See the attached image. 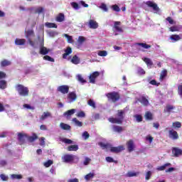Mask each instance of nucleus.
<instances>
[{
  "label": "nucleus",
  "instance_id": "nucleus-1",
  "mask_svg": "<svg viewBox=\"0 0 182 182\" xmlns=\"http://www.w3.org/2000/svg\"><path fill=\"white\" fill-rule=\"evenodd\" d=\"M126 116V110L118 109L117 113V118L113 117H109L108 121L113 124H123V121L124 120V117Z\"/></svg>",
  "mask_w": 182,
  "mask_h": 182
},
{
  "label": "nucleus",
  "instance_id": "nucleus-2",
  "mask_svg": "<svg viewBox=\"0 0 182 182\" xmlns=\"http://www.w3.org/2000/svg\"><path fill=\"white\" fill-rule=\"evenodd\" d=\"M15 87L19 96H23V97L29 96V88L25 87V85L22 84H18L15 86Z\"/></svg>",
  "mask_w": 182,
  "mask_h": 182
},
{
  "label": "nucleus",
  "instance_id": "nucleus-3",
  "mask_svg": "<svg viewBox=\"0 0 182 182\" xmlns=\"http://www.w3.org/2000/svg\"><path fill=\"white\" fill-rule=\"evenodd\" d=\"M106 97H107L109 102H112V103H116L118 100H120V94L117 92H112L106 94Z\"/></svg>",
  "mask_w": 182,
  "mask_h": 182
},
{
  "label": "nucleus",
  "instance_id": "nucleus-4",
  "mask_svg": "<svg viewBox=\"0 0 182 182\" xmlns=\"http://www.w3.org/2000/svg\"><path fill=\"white\" fill-rule=\"evenodd\" d=\"M100 76V73L99 71H95L89 76L90 83L95 84L96 83V78Z\"/></svg>",
  "mask_w": 182,
  "mask_h": 182
},
{
  "label": "nucleus",
  "instance_id": "nucleus-5",
  "mask_svg": "<svg viewBox=\"0 0 182 182\" xmlns=\"http://www.w3.org/2000/svg\"><path fill=\"white\" fill-rule=\"evenodd\" d=\"M127 147L129 153L134 151V149H136V145H134V141H133V139H130L127 142Z\"/></svg>",
  "mask_w": 182,
  "mask_h": 182
},
{
  "label": "nucleus",
  "instance_id": "nucleus-6",
  "mask_svg": "<svg viewBox=\"0 0 182 182\" xmlns=\"http://www.w3.org/2000/svg\"><path fill=\"white\" fill-rule=\"evenodd\" d=\"M124 150V146L120 145L119 146H112L110 147L111 153H120Z\"/></svg>",
  "mask_w": 182,
  "mask_h": 182
},
{
  "label": "nucleus",
  "instance_id": "nucleus-7",
  "mask_svg": "<svg viewBox=\"0 0 182 182\" xmlns=\"http://www.w3.org/2000/svg\"><path fill=\"white\" fill-rule=\"evenodd\" d=\"M58 92L63 93V95H66L69 93V87L68 85H61L57 88Z\"/></svg>",
  "mask_w": 182,
  "mask_h": 182
},
{
  "label": "nucleus",
  "instance_id": "nucleus-8",
  "mask_svg": "<svg viewBox=\"0 0 182 182\" xmlns=\"http://www.w3.org/2000/svg\"><path fill=\"white\" fill-rule=\"evenodd\" d=\"M168 136L169 139H171L172 140H178V133L176 131H174L173 129H171L168 131Z\"/></svg>",
  "mask_w": 182,
  "mask_h": 182
},
{
  "label": "nucleus",
  "instance_id": "nucleus-9",
  "mask_svg": "<svg viewBox=\"0 0 182 182\" xmlns=\"http://www.w3.org/2000/svg\"><path fill=\"white\" fill-rule=\"evenodd\" d=\"M146 5L149 8H152L153 10L156 11V12H159V11H160V9L157 6V4H156V3H154V2L151 1H146Z\"/></svg>",
  "mask_w": 182,
  "mask_h": 182
},
{
  "label": "nucleus",
  "instance_id": "nucleus-10",
  "mask_svg": "<svg viewBox=\"0 0 182 182\" xmlns=\"http://www.w3.org/2000/svg\"><path fill=\"white\" fill-rule=\"evenodd\" d=\"M75 160V156L72 154H65L63 156V161L65 163H72Z\"/></svg>",
  "mask_w": 182,
  "mask_h": 182
},
{
  "label": "nucleus",
  "instance_id": "nucleus-11",
  "mask_svg": "<svg viewBox=\"0 0 182 182\" xmlns=\"http://www.w3.org/2000/svg\"><path fill=\"white\" fill-rule=\"evenodd\" d=\"M18 139L19 144L22 145V144H25V139L28 137V135H26V134L18 133Z\"/></svg>",
  "mask_w": 182,
  "mask_h": 182
},
{
  "label": "nucleus",
  "instance_id": "nucleus-12",
  "mask_svg": "<svg viewBox=\"0 0 182 182\" xmlns=\"http://www.w3.org/2000/svg\"><path fill=\"white\" fill-rule=\"evenodd\" d=\"M88 26L90 29H97V28H99V24L96 21L90 19L88 23Z\"/></svg>",
  "mask_w": 182,
  "mask_h": 182
},
{
  "label": "nucleus",
  "instance_id": "nucleus-13",
  "mask_svg": "<svg viewBox=\"0 0 182 182\" xmlns=\"http://www.w3.org/2000/svg\"><path fill=\"white\" fill-rule=\"evenodd\" d=\"M172 153L174 157H178L179 156H182V150L177 147L172 148Z\"/></svg>",
  "mask_w": 182,
  "mask_h": 182
},
{
  "label": "nucleus",
  "instance_id": "nucleus-14",
  "mask_svg": "<svg viewBox=\"0 0 182 182\" xmlns=\"http://www.w3.org/2000/svg\"><path fill=\"white\" fill-rule=\"evenodd\" d=\"M14 43L17 46H22L26 43V40L25 38H16Z\"/></svg>",
  "mask_w": 182,
  "mask_h": 182
},
{
  "label": "nucleus",
  "instance_id": "nucleus-15",
  "mask_svg": "<svg viewBox=\"0 0 182 182\" xmlns=\"http://www.w3.org/2000/svg\"><path fill=\"white\" fill-rule=\"evenodd\" d=\"M72 48L71 47H67V48L65 50V53L63 54V59H66L69 55L72 53Z\"/></svg>",
  "mask_w": 182,
  "mask_h": 182
},
{
  "label": "nucleus",
  "instance_id": "nucleus-16",
  "mask_svg": "<svg viewBox=\"0 0 182 182\" xmlns=\"http://www.w3.org/2000/svg\"><path fill=\"white\" fill-rule=\"evenodd\" d=\"M112 130L115 133H122V132H123V130H124V129H123V127H121L119 125H113Z\"/></svg>",
  "mask_w": 182,
  "mask_h": 182
},
{
  "label": "nucleus",
  "instance_id": "nucleus-17",
  "mask_svg": "<svg viewBox=\"0 0 182 182\" xmlns=\"http://www.w3.org/2000/svg\"><path fill=\"white\" fill-rule=\"evenodd\" d=\"M77 96L76 95V93L75 92H71L68 95V99L70 100V102H75L76 100Z\"/></svg>",
  "mask_w": 182,
  "mask_h": 182
},
{
  "label": "nucleus",
  "instance_id": "nucleus-18",
  "mask_svg": "<svg viewBox=\"0 0 182 182\" xmlns=\"http://www.w3.org/2000/svg\"><path fill=\"white\" fill-rule=\"evenodd\" d=\"M139 102L141 103L143 106H149V100H147V98H146L144 96L141 97Z\"/></svg>",
  "mask_w": 182,
  "mask_h": 182
},
{
  "label": "nucleus",
  "instance_id": "nucleus-19",
  "mask_svg": "<svg viewBox=\"0 0 182 182\" xmlns=\"http://www.w3.org/2000/svg\"><path fill=\"white\" fill-rule=\"evenodd\" d=\"M68 151H77L79 150V146L77 144L70 145L67 148Z\"/></svg>",
  "mask_w": 182,
  "mask_h": 182
},
{
  "label": "nucleus",
  "instance_id": "nucleus-20",
  "mask_svg": "<svg viewBox=\"0 0 182 182\" xmlns=\"http://www.w3.org/2000/svg\"><path fill=\"white\" fill-rule=\"evenodd\" d=\"M121 22L120 21H115L114 23V28L115 30L117 31V32H123V28H122V27L119 26V25H121Z\"/></svg>",
  "mask_w": 182,
  "mask_h": 182
},
{
  "label": "nucleus",
  "instance_id": "nucleus-21",
  "mask_svg": "<svg viewBox=\"0 0 182 182\" xmlns=\"http://www.w3.org/2000/svg\"><path fill=\"white\" fill-rule=\"evenodd\" d=\"M176 107L173 105H167L164 109V113H171L172 110H174Z\"/></svg>",
  "mask_w": 182,
  "mask_h": 182
},
{
  "label": "nucleus",
  "instance_id": "nucleus-22",
  "mask_svg": "<svg viewBox=\"0 0 182 182\" xmlns=\"http://www.w3.org/2000/svg\"><path fill=\"white\" fill-rule=\"evenodd\" d=\"M71 63L73 65H79L80 63V58H78L77 55H74L71 59Z\"/></svg>",
  "mask_w": 182,
  "mask_h": 182
},
{
  "label": "nucleus",
  "instance_id": "nucleus-23",
  "mask_svg": "<svg viewBox=\"0 0 182 182\" xmlns=\"http://www.w3.org/2000/svg\"><path fill=\"white\" fill-rule=\"evenodd\" d=\"M144 117H145V120H149L151 121L153 120V113H151V112L148 111L145 112L144 114Z\"/></svg>",
  "mask_w": 182,
  "mask_h": 182
},
{
  "label": "nucleus",
  "instance_id": "nucleus-24",
  "mask_svg": "<svg viewBox=\"0 0 182 182\" xmlns=\"http://www.w3.org/2000/svg\"><path fill=\"white\" fill-rule=\"evenodd\" d=\"M48 117H52V114L49 112H45L40 117V120H45L46 119H48Z\"/></svg>",
  "mask_w": 182,
  "mask_h": 182
},
{
  "label": "nucleus",
  "instance_id": "nucleus-25",
  "mask_svg": "<svg viewBox=\"0 0 182 182\" xmlns=\"http://www.w3.org/2000/svg\"><path fill=\"white\" fill-rule=\"evenodd\" d=\"M170 166H171V164L166 163V164H164L163 166H159L158 168H156V170L158 171H164V170H166V168L170 167Z\"/></svg>",
  "mask_w": 182,
  "mask_h": 182
},
{
  "label": "nucleus",
  "instance_id": "nucleus-26",
  "mask_svg": "<svg viewBox=\"0 0 182 182\" xmlns=\"http://www.w3.org/2000/svg\"><path fill=\"white\" fill-rule=\"evenodd\" d=\"M57 22H63L65 21V14L60 13L55 18Z\"/></svg>",
  "mask_w": 182,
  "mask_h": 182
},
{
  "label": "nucleus",
  "instance_id": "nucleus-27",
  "mask_svg": "<svg viewBox=\"0 0 182 182\" xmlns=\"http://www.w3.org/2000/svg\"><path fill=\"white\" fill-rule=\"evenodd\" d=\"M11 65H12V63L8 60H3L1 62V68H5L6 66H11Z\"/></svg>",
  "mask_w": 182,
  "mask_h": 182
},
{
  "label": "nucleus",
  "instance_id": "nucleus-28",
  "mask_svg": "<svg viewBox=\"0 0 182 182\" xmlns=\"http://www.w3.org/2000/svg\"><path fill=\"white\" fill-rule=\"evenodd\" d=\"M75 112L76 109H69L67 112H64V116H66V117H70V116H72V114H75Z\"/></svg>",
  "mask_w": 182,
  "mask_h": 182
},
{
  "label": "nucleus",
  "instance_id": "nucleus-29",
  "mask_svg": "<svg viewBox=\"0 0 182 182\" xmlns=\"http://www.w3.org/2000/svg\"><path fill=\"white\" fill-rule=\"evenodd\" d=\"M60 129H62L63 130H70V125L65 124L63 122H61L60 124Z\"/></svg>",
  "mask_w": 182,
  "mask_h": 182
},
{
  "label": "nucleus",
  "instance_id": "nucleus-30",
  "mask_svg": "<svg viewBox=\"0 0 182 182\" xmlns=\"http://www.w3.org/2000/svg\"><path fill=\"white\" fill-rule=\"evenodd\" d=\"M170 39H171V41H173V42H177V41H180V39H181V38L180 37V36H178L177 34H173L170 36Z\"/></svg>",
  "mask_w": 182,
  "mask_h": 182
},
{
  "label": "nucleus",
  "instance_id": "nucleus-31",
  "mask_svg": "<svg viewBox=\"0 0 182 182\" xmlns=\"http://www.w3.org/2000/svg\"><path fill=\"white\" fill-rule=\"evenodd\" d=\"M136 45L137 46H141V48H144V49H149V48H151V46L144 43H136Z\"/></svg>",
  "mask_w": 182,
  "mask_h": 182
},
{
  "label": "nucleus",
  "instance_id": "nucleus-32",
  "mask_svg": "<svg viewBox=\"0 0 182 182\" xmlns=\"http://www.w3.org/2000/svg\"><path fill=\"white\" fill-rule=\"evenodd\" d=\"M48 53H49V50L46 47L43 46L40 48L41 55H48Z\"/></svg>",
  "mask_w": 182,
  "mask_h": 182
},
{
  "label": "nucleus",
  "instance_id": "nucleus-33",
  "mask_svg": "<svg viewBox=\"0 0 182 182\" xmlns=\"http://www.w3.org/2000/svg\"><path fill=\"white\" fill-rule=\"evenodd\" d=\"M143 60L148 66H153V61L149 58H144Z\"/></svg>",
  "mask_w": 182,
  "mask_h": 182
},
{
  "label": "nucleus",
  "instance_id": "nucleus-34",
  "mask_svg": "<svg viewBox=\"0 0 182 182\" xmlns=\"http://www.w3.org/2000/svg\"><path fill=\"white\" fill-rule=\"evenodd\" d=\"M99 146H100V147H102V149H110V147H112V144H105L103 142H100L99 143Z\"/></svg>",
  "mask_w": 182,
  "mask_h": 182
},
{
  "label": "nucleus",
  "instance_id": "nucleus-35",
  "mask_svg": "<svg viewBox=\"0 0 182 182\" xmlns=\"http://www.w3.org/2000/svg\"><path fill=\"white\" fill-rule=\"evenodd\" d=\"M37 139L38 135H36V134H33V136L28 137V141H30V143H33V141H35V140H37Z\"/></svg>",
  "mask_w": 182,
  "mask_h": 182
},
{
  "label": "nucleus",
  "instance_id": "nucleus-36",
  "mask_svg": "<svg viewBox=\"0 0 182 182\" xmlns=\"http://www.w3.org/2000/svg\"><path fill=\"white\" fill-rule=\"evenodd\" d=\"M95 177V173H90L85 176V179L86 181H90V180H92Z\"/></svg>",
  "mask_w": 182,
  "mask_h": 182
},
{
  "label": "nucleus",
  "instance_id": "nucleus-37",
  "mask_svg": "<svg viewBox=\"0 0 182 182\" xmlns=\"http://www.w3.org/2000/svg\"><path fill=\"white\" fill-rule=\"evenodd\" d=\"M166 76H167V70H163L159 77L160 80H164Z\"/></svg>",
  "mask_w": 182,
  "mask_h": 182
},
{
  "label": "nucleus",
  "instance_id": "nucleus-38",
  "mask_svg": "<svg viewBox=\"0 0 182 182\" xmlns=\"http://www.w3.org/2000/svg\"><path fill=\"white\" fill-rule=\"evenodd\" d=\"M166 21L167 22H168V23L170 25H176V23H177V22H176V21H174L173 19V18L170 17V16H168L166 18Z\"/></svg>",
  "mask_w": 182,
  "mask_h": 182
},
{
  "label": "nucleus",
  "instance_id": "nucleus-39",
  "mask_svg": "<svg viewBox=\"0 0 182 182\" xmlns=\"http://www.w3.org/2000/svg\"><path fill=\"white\" fill-rule=\"evenodd\" d=\"M87 105L90 106V107H92V109H96V102H95L93 100H89Z\"/></svg>",
  "mask_w": 182,
  "mask_h": 182
},
{
  "label": "nucleus",
  "instance_id": "nucleus-40",
  "mask_svg": "<svg viewBox=\"0 0 182 182\" xmlns=\"http://www.w3.org/2000/svg\"><path fill=\"white\" fill-rule=\"evenodd\" d=\"M73 122H74V123L76 124V126H77L78 127H82V126H83V124L82 123V122L77 120V118H73Z\"/></svg>",
  "mask_w": 182,
  "mask_h": 182
},
{
  "label": "nucleus",
  "instance_id": "nucleus-41",
  "mask_svg": "<svg viewBox=\"0 0 182 182\" xmlns=\"http://www.w3.org/2000/svg\"><path fill=\"white\" fill-rule=\"evenodd\" d=\"M134 117L136 119L138 123L143 122V117L141 114H135Z\"/></svg>",
  "mask_w": 182,
  "mask_h": 182
},
{
  "label": "nucleus",
  "instance_id": "nucleus-42",
  "mask_svg": "<svg viewBox=\"0 0 182 182\" xmlns=\"http://www.w3.org/2000/svg\"><path fill=\"white\" fill-rule=\"evenodd\" d=\"M46 26H47V28H58V25H56V23L49 22L46 23Z\"/></svg>",
  "mask_w": 182,
  "mask_h": 182
},
{
  "label": "nucleus",
  "instance_id": "nucleus-43",
  "mask_svg": "<svg viewBox=\"0 0 182 182\" xmlns=\"http://www.w3.org/2000/svg\"><path fill=\"white\" fill-rule=\"evenodd\" d=\"M139 174V172L129 171L127 173V177H136Z\"/></svg>",
  "mask_w": 182,
  "mask_h": 182
},
{
  "label": "nucleus",
  "instance_id": "nucleus-44",
  "mask_svg": "<svg viewBox=\"0 0 182 182\" xmlns=\"http://www.w3.org/2000/svg\"><path fill=\"white\" fill-rule=\"evenodd\" d=\"M64 36L67 38V42L68 43H73V38H72L71 36H69L68 34H64Z\"/></svg>",
  "mask_w": 182,
  "mask_h": 182
},
{
  "label": "nucleus",
  "instance_id": "nucleus-45",
  "mask_svg": "<svg viewBox=\"0 0 182 182\" xmlns=\"http://www.w3.org/2000/svg\"><path fill=\"white\" fill-rule=\"evenodd\" d=\"M172 126L173 127H174V129H180L181 127V122H173Z\"/></svg>",
  "mask_w": 182,
  "mask_h": 182
},
{
  "label": "nucleus",
  "instance_id": "nucleus-46",
  "mask_svg": "<svg viewBox=\"0 0 182 182\" xmlns=\"http://www.w3.org/2000/svg\"><path fill=\"white\" fill-rule=\"evenodd\" d=\"M0 89H6V81L0 80Z\"/></svg>",
  "mask_w": 182,
  "mask_h": 182
},
{
  "label": "nucleus",
  "instance_id": "nucleus-47",
  "mask_svg": "<svg viewBox=\"0 0 182 182\" xmlns=\"http://www.w3.org/2000/svg\"><path fill=\"white\" fill-rule=\"evenodd\" d=\"M11 177L13 180H21V178H22V175L12 174Z\"/></svg>",
  "mask_w": 182,
  "mask_h": 182
},
{
  "label": "nucleus",
  "instance_id": "nucleus-48",
  "mask_svg": "<svg viewBox=\"0 0 182 182\" xmlns=\"http://www.w3.org/2000/svg\"><path fill=\"white\" fill-rule=\"evenodd\" d=\"M100 9H102V11L105 12H107V11H109L107 6L105 3H102V4L100 6Z\"/></svg>",
  "mask_w": 182,
  "mask_h": 182
},
{
  "label": "nucleus",
  "instance_id": "nucleus-49",
  "mask_svg": "<svg viewBox=\"0 0 182 182\" xmlns=\"http://www.w3.org/2000/svg\"><path fill=\"white\" fill-rule=\"evenodd\" d=\"M45 9L43 7H38L36 11L35 14H43Z\"/></svg>",
  "mask_w": 182,
  "mask_h": 182
},
{
  "label": "nucleus",
  "instance_id": "nucleus-50",
  "mask_svg": "<svg viewBox=\"0 0 182 182\" xmlns=\"http://www.w3.org/2000/svg\"><path fill=\"white\" fill-rule=\"evenodd\" d=\"M70 5H71L72 8H73L75 10H77V9H79V8H80L79 6V4L77 2H75V1L71 2Z\"/></svg>",
  "mask_w": 182,
  "mask_h": 182
},
{
  "label": "nucleus",
  "instance_id": "nucleus-51",
  "mask_svg": "<svg viewBox=\"0 0 182 182\" xmlns=\"http://www.w3.org/2000/svg\"><path fill=\"white\" fill-rule=\"evenodd\" d=\"M97 55H98V56H102V57L107 56V51L100 50V51H98Z\"/></svg>",
  "mask_w": 182,
  "mask_h": 182
},
{
  "label": "nucleus",
  "instance_id": "nucleus-52",
  "mask_svg": "<svg viewBox=\"0 0 182 182\" xmlns=\"http://www.w3.org/2000/svg\"><path fill=\"white\" fill-rule=\"evenodd\" d=\"M170 32H178V26H173L169 28Z\"/></svg>",
  "mask_w": 182,
  "mask_h": 182
},
{
  "label": "nucleus",
  "instance_id": "nucleus-53",
  "mask_svg": "<svg viewBox=\"0 0 182 182\" xmlns=\"http://www.w3.org/2000/svg\"><path fill=\"white\" fill-rule=\"evenodd\" d=\"M77 80H78V82H80V83H86V80H85L84 78H83V77H82V75H78L77 76Z\"/></svg>",
  "mask_w": 182,
  "mask_h": 182
},
{
  "label": "nucleus",
  "instance_id": "nucleus-54",
  "mask_svg": "<svg viewBox=\"0 0 182 182\" xmlns=\"http://www.w3.org/2000/svg\"><path fill=\"white\" fill-rule=\"evenodd\" d=\"M44 60H48V62H55V59L49 55H45L43 57Z\"/></svg>",
  "mask_w": 182,
  "mask_h": 182
},
{
  "label": "nucleus",
  "instance_id": "nucleus-55",
  "mask_svg": "<svg viewBox=\"0 0 182 182\" xmlns=\"http://www.w3.org/2000/svg\"><path fill=\"white\" fill-rule=\"evenodd\" d=\"M105 160L107 161V163H117V161H114V159L110 156H107Z\"/></svg>",
  "mask_w": 182,
  "mask_h": 182
},
{
  "label": "nucleus",
  "instance_id": "nucleus-56",
  "mask_svg": "<svg viewBox=\"0 0 182 182\" xmlns=\"http://www.w3.org/2000/svg\"><path fill=\"white\" fill-rule=\"evenodd\" d=\"M52 164H53V161H52V160H48L44 163L45 167H47V168L50 167V166H52Z\"/></svg>",
  "mask_w": 182,
  "mask_h": 182
},
{
  "label": "nucleus",
  "instance_id": "nucleus-57",
  "mask_svg": "<svg viewBox=\"0 0 182 182\" xmlns=\"http://www.w3.org/2000/svg\"><path fill=\"white\" fill-rule=\"evenodd\" d=\"M112 10L115 12H120V7L117 6V4H114L112 6Z\"/></svg>",
  "mask_w": 182,
  "mask_h": 182
},
{
  "label": "nucleus",
  "instance_id": "nucleus-58",
  "mask_svg": "<svg viewBox=\"0 0 182 182\" xmlns=\"http://www.w3.org/2000/svg\"><path fill=\"white\" fill-rule=\"evenodd\" d=\"M0 178L2 180V181H8V180H9V177L6 176V175L4 173L0 175Z\"/></svg>",
  "mask_w": 182,
  "mask_h": 182
},
{
  "label": "nucleus",
  "instance_id": "nucleus-59",
  "mask_svg": "<svg viewBox=\"0 0 182 182\" xmlns=\"http://www.w3.org/2000/svg\"><path fill=\"white\" fill-rule=\"evenodd\" d=\"M63 142L65 143V144H72V143H73V141L67 138H64L63 139Z\"/></svg>",
  "mask_w": 182,
  "mask_h": 182
},
{
  "label": "nucleus",
  "instance_id": "nucleus-60",
  "mask_svg": "<svg viewBox=\"0 0 182 182\" xmlns=\"http://www.w3.org/2000/svg\"><path fill=\"white\" fill-rule=\"evenodd\" d=\"M33 35H34L33 30H28L26 31V38H29V36H32Z\"/></svg>",
  "mask_w": 182,
  "mask_h": 182
},
{
  "label": "nucleus",
  "instance_id": "nucleus-61",
  "mask_svg": "<svg viewBox=\"0 0 182 182\" xmlns=\"http://www.w3.org/2000/svg\"><path fill=\"white\" fill-rule=\"evenodd\" d=\"M137 73L138 75H146V71L144 69L139 68L137 70Z\"/></svg>",
  "mask_w": 182,
  "mask_h": 182
},
{
  "label": "nucleus",
  "instance_id": "nucleus-62",
  "mask_svg": "<svg viewBox=\"0 0 182 182\" xmlns=\"http://www.w3.org/2000/svg\"><path fill=\"white\" fill-rule=\"evenodd\" d=\"M86 114H85V112L80 111L77 114V117H85Z\"/></svg>",
  "mask_w": 182,
  "mask_h": 182
},
{
  "label": "nucleus",
  "instance_id": "nucleus-63",
  "mask_svg": "<svg viewBox=\"0 0 182 182\" xmlns=\"http://www.w3.org/2000/svg\"><path fill=\"white\" fill-rule=\"evenodd\" d=\"M151 177V171H149L146 173L145 180H149Z\"/></svg>",
  "mask_w": 182,
  "mask_h": 182
},
{
  "label": "nucleus",
  "instance_id": "nucleus-64",
  "mask_svg": "<svg viewBox=\"0 0 182 182\" xmlns=\"http://www.w3.org/2000/svg\"><path fill=\"white\" fill-rule=\"evenodd\" d=\"M178 95L182 97V85L178 86Z\"/></svg>",
  "mask_w": 182,
  "mask_h": 182
}]
</instances>
